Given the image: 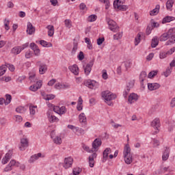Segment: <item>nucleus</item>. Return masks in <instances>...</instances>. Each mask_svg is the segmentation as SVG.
<instances>
[{
    "label": "nucleus",
    "mask_w": 175,
    "mask_h": 175,
    "mask_svg": "<svg viewBox=\"0 0 175 175\" xmlns=\"http://www.w3.org/2000/svg\"><path fill=\"white\" fill-rule=\"evenodd\" d=\"M30 91H32L33 92H35L38 91L39 89L37 88L36 85H33L29 87Z\"/></svg>",
    "instance_id": "nucleus-56"
},
{
    "label": "nucleus",
    "mask_w": 175,
    "mask_h": 175,
    "mask_svg": "<svg viewBox=\"0 0 175 175\" xmlns=\"http://www.w3.org/2000/svg\"><path fill=\"white\" fill-rule=\"evenodd\" d=\"M4 25L6 31H9L10 27H9V20L5 19L4 20Z\"/></svg>",
    "instance_id": "nucleus-58"
},
{
    "label": "nucleus",
    "mask_w": 175,
    "mask_h": 175,
    "mask_svg": "<svg viewBox=\"0 0 175 175\" xmlns=\"http://www.w3.org/2000/svg\"><path fill=\"white\" fill-rule=\"evenodd\" d=\"M28 147V139L27 138H23L21 139V146H19V150L21 151H24L25 148Z\"/></svg>",
    "instance_id": "nucleus-13"
},
{
    "label": "nucleus",
    "mask_w": 175,
    "mask_h": 175,
    "mask_svg": "<svg viewBox=\"0 0 175 175\" xmlns=\"http://www.w3.org/2000/svg\"><path fill=\"white\" fill-rule=\"evenodd\" d=\"M140 38H142V33H138L135 38V46H137L140 43Z\"/></svg>",
    "instance_id": "nucleus-40"
},
{
    "label": "nucleus",
    "mask_w": 175,
    "mask_h": 175,
    "mask_svg": "<svg viewBox=\"0 0 175 175\" xmlns=\"http://www.w3.org/2000/svg\"><path fill=\"white\" fill-rule=\"evenodd\" d=\"M82 170L80 167H76L73 169L72 173L74 175H79L81 173Z\"/></svg>",
    "instance_id": "nucleus-47"
},
{
    "label": "nucleus",
    "mask_w": 175,
    "mask_h": 175,
    "mask_svg": "<svg viewBox=\"0 0 175 175\" xmlns=\"http://www.w3.org/2000/svg\"><path fill=\"white\" fill-rule=\"evenodd\" d=\"M135 85V81H130L129 83H126V88H129L131 90V88H133Z\"/></svg>",
    "instance_id": "nucleus-49"
},
{
    "label": "nucleus",
    "mask_w": 175,
    "mask_h": 175,
    "mask_svg": "<svg viewBox=\"0 0 175 175\" xmlns=\"http://www.w3.org/2000/svg\"><path fill=\"white\" fill-rule=\"evenodd\" d=\"M160 8H161V6L159 5H157L155 8L150 12V16H157V14L159 13Z\"/></svg>",
    "instance_id": "nucleus-27"
},
{
    "label": "nucleus",
    "mask_w": 175,
    "mask_h": 175,
    "mask_svg": "<svg viewBox=\"0 0 175 175\" xmlns=\"http://www.w3.org/2000/svg\"><path fill=\"white\" fill-rule=\"evenodd\" d=\"M21 51H23L21 49V46H15L11 50V53L12 54H14L15 55L20 54Z\"/></svg>",
    "instance_id": "nucleus-23"
},
{
    "label": "nucleus",
    "mask_w": 175,
    "mask_h": 175,
    "mask_svg": "<svg viewBox=\"0 0 175 175\" xmlns=\"http://www.w3.org/2000/svg\"><path fill=\"white\" fill-rule=\"evenodd\" d=\"M105 42V38H99L97 39V44L98 46H100V44H102V43H103Z\"/></svg>",
    "instance_id": "nucleus-60"
},
{
    "label": "nucleus",
    "mask_w": 175,
    "mask_h": 175,
    "mask_svg": "<svg viewBox=\"0 0 175 175\" xmlns=\"http://www.w3.org/2000/svg\"><path fill=\"white\" fill-rule=\"evenodd\" d=\"M158 75V70H153L148 73V79H152V77H155Z\"/></svg>",
    "instance_id": "nucleus-41"
},
{
    "label": "nucleus",
    "mask_w": 175,
    "mask_h": 175,
    "mask_svg": "<svg viewBox=\"0 0 175 175\" xmlns=\"http://www.w3.org/2000/svg\"><path fill=\"white\" fill-rule=\"evenodd\" d=\"M38 42L42 47H53V44H51V42H47V41L45 40H40Z\"/></svg>",
    "instance_id": "nucleus-29"
},
{
    "label": "nucleus",
    "mask_w": 175,
    "mask_h": 175,
    "mask_svg": "<svg viewBox=\"0 0 175 175\" xmlns=\"http://www.w3.org/2000/svg\"><path fill=\"white\" fill-rule=\"evenodd\" d=\"M169 154H170V152L167 147H166L162 156L163 161H167L169 159Z\"/></svg>",
    "instance_id": "nucleus-26"
},
{
    "label": "nucleus",
    "mask_w": 175,
    "mask_h": 175,
    "mask_svg": "<svg viewBox=\"0 0 175 175\" xmlns=\"http://www.w3.org/2000/svg\"><path fill=\"white\" fill-rule=\"evenodd\" d=\"M84 85L86 87H88V88H90L91 90H96L98 87H99V83L96 82V81L88 79L87 81H85L83 83Z\"/></svg>",
    "instance_id": "nucleus-3"
},
{
    "label": "nucleus",
    "mask_w": 175,
    "mask_h": 175,
    "mask_svg": "<svg viewBox=\"0 0 175 175\" xmlns=\"http://www.w3.org/2000/svg\"><path fill=\"white\" fill-rule=\"evenodd\" d=\"M101 146H102V139H100V138H96L92 142V148H94V150H96L98 147H100Z\"/></svg>",
    "instance_id": "nucleus-18"
},
{
    "label": "nucleus",
    "mask_w": 175,
    "mask_h": 175,
    "mask_svg": "<svg viewBox=\"0 0 175 175\" xmlns=\"http://www.w3.org/2000/svg\"><path fill=\"white\" fill-rule=\"evenodd\" d=\"M53 142L55 144L59 145L62 143V139L61 138V137L56 136L53 139Z\"/></svg>",
    "instance_id": "nucleus-42"
},
{
    "label": "nucleus",
    "mask_w": 175,
    "mask_h": 175,
    "mask_svg": "<svg viewBox=\"0 0 175 175\" xmlns=\"http://www.w3.org/2000/svg\"><path fill=\"white\" fill-rule=\"evenodd\" d=\"M46 28L48 29V36L51 37L54 36V26L53 25H48L46 27Z\"/></svg>",
    "instance_id": "nucleus-31"
},
{
    "label": "nucleus",
    "mask_w": 175,
    "mask_h": 175,
    "mask_svg": "<svg viewBox=\"0 0 175 175\" xmlns=\"http://www.w3.org/2000/svg\"><path fill=\"white\" fill-rule=\"evenodd\" d=\"M4 73H6V67L5 66H1L0 67V77L3 76Z\"/></svg>",
    "instance_id": "nucleus-51"
},
{
    "label": "nucleus",
    "mask_w": 175,
    "mask_h": 175,
    "mask_svg": "<svg viewBox=\"0 0 175 175\" xmlns=\"http://www.w3.org/2000/svg\"><path fill=\"white\" fill-rule=\"evenodd\" d=\"M37 65L39 66L40 75H44L47 72V65L46 64L38 62Z\"/></svg>",
    "instance_id": "nucleus-11"
},
{
    "label": "nucleus",
    "mask_w": 175,
    "mask_h": 175,
    "mask_svg": "<svg viewBox=\"0 0 175 175\" xmlns=\"http://www.w3.org/2000/svg\"><path fill=\"white\" fill-rule=\"evenodd\" d=\"M130 91H131V90H129V88H126V89L124 91V92H123V96H124V98H126V97L128 96V95H129Z\"/></svg>",
    "instance_id": "nucleus-62"
},
{
    "label": "nucleus",
    "mask_w": 175,
    "mask_h": 175,
    "mask_svg": "<svg viewBox=\"0 0 175 175\" xmlns=\"http://www.w3.org/2000/svg\"><path fill=\"white\" fill-rule=\"evenodd\" d=\"M46 116L48 117L49 122H58L59 121V119L54 116V112L52 109L48 110V111L46 112Z\"/></svg>",
    "instance_id": "nucleus-5"
},
{
    "label": "nucleus",
    "mask_w": 175,
    "mask_h": 175,
    "mask_svg": "<svg viewBox=\"0 0 175 175\" xmlns=\"http://www.w3.org/2000/svg\"><path fill=\"white\" fill-rule=\"evenodd\" d=\"M167 34L168 35L169 38H170V40H172L175 39V28H171L168 30V31L167 32Z\"/></svg>",
    "instance_id": "nucleus-22"
},
{
    "label": "nucleus",
    "mask_w": 175,
    "mask_h": 175,
    "mask_svg": "<svg viewBox=\"0 0 175 175\" xmlns=\"http://www.w3.org/2000/svg\"><path fill=\"white\" fill-rule=\"evenodd\" d=\"M124 157L128 156V155H132L131 154V146H129V144H126L124 149Z\"/></svg>",
    "instance_id": "nucleus-24"
},
{
    "label": "nucleus",
    "mask_w": 175,
    "mask_h": 175,
    "mask_svg": "<svg viewBox=\"0 0 175 175\" xmlns=\"http://www.w3.org/2000/svg\"><path fill=\"white\" fill-rule=\"evenodd\" d=\"M146 77H147V72L146 71H142L139 75L140 81H144Z\"/></svg>",
    "instance_id": "nucleus-39"
},
{
    "label": "nucleus",
    "mask_w": 175,
    "mask_h": 175,
    "mask_svg": "<svg viewBox=\"0 0 175 175\" xmlns=\"http://www.w3.org/2000/svg\"><path fill=\"white\" fill-rule=\"evenodd\" d=\"M15 118L16 122H21L23 121V117L21 116L16 115Z\"/></svg>",
    "instance_id": "nucleus-63"
},
{
    "label": "nucleus",
    "mask_w": 175,
    "mask_h": 175,
    "mask_svg": "<svg viewBox=\"0 0 175 175\" xmlns=\"http://www.w3.org/2000/svg\"><path fill=\"white\" fill-rule=\"evenodd\" d=\"M122 64L124 65V68H125V70H128V69H129L131 68V66H132V62H131L130 60L124 62L122 63Z\"/></svg>",
    "instance_id": "nucleus-34"
},
{
    "label": "nucleus",
    "mask_w": 175,
    "mask_h": 175,
    "mask_svg": "<svg viewBox=\"0 0 175 175\" xmlns=\"http://www.w3.org/2000/svg\"><path fill=\"white\" fill-rule=\"evenodd\" d=\"M106 21L109 25V28L113 32H118L120 29V27L117 25V23L113 20L111 19L110 18H107Z\"/></svg>",
    "instance_id": "nucleus-2"
},
{
    "label": "nucleus",
    "mask_w": 175,
    "mask_h": 175,
    "mask_svg": "<svg viewBox=\"0 0 175 175\" xmlns=\"http://www.w3.org/2000/svg\"><path fill=\"white\" fill-rule=\"evenodd\" d=\"M69 70L73 73L75 76H79V66L77 64H74L68 67Z\"/></svg>",
    "instance_id": "nucleus-17"
},
{
    "label": "nucleus",
    "mask_w": 175,
    "mask_h": 175,
    "mask_svg": "<svg viewBox=\"0 0 175 175\" xmlns=\"http://www.w3.org/2000/svg\"><path fill=\"white\" fill-rule=\"evenodd\" d=\"M152 28H157L159 27V24L157 22H154V20H151L150 25H149Z\"/></svg>",
    "instance_id": "nucleus-48"
},
{
    "label": "nucleus",
    "mask_w": 175,
    "mask_h": 175,
    "mask_svg": "<svg viewBox=\"0 0 175 175\" xmlns=\"http://www.w3.org/2000/svg\"><path fill=\"white\" fill-rule=\"evenodd\" d=\"M152 31V28L150 25H148L146 28V35H150L151 33V31Z\"/></svg>",
    "instance_id": "nucleus-61"
},
{
    "label": "nucleus",
    "mask_w": 175,
    "mask_h": 175,
    "mask_svg": "<svg viewBox=\"0 0 175 175\" xmlns=\"http://www.w3.org/2000/svg\"><path fill=\"white\" fill-rule=\"evenodd\" d=\"M159 43V40H158L157 37H154V38L152 39L151 47L152 49H155V47L158 46Z\"/></svg>",
    "instance_id": "nucleus-30"
},
{
    "label": "nucleus",
    "mask_w": 175,
    "mask_h": 175,
    "mask_svg": "<svg viewBox=\"0 0 175 175\" xmlns=\"http://www.w3.org/2000/svg\"><path fill=\"white\" fill-rule=\"evenodd\" d=\"M13 166L18 167V166H20V162L16 161L14 159L11 160L6 167L4 168V172H10V170H13Z\"/></svg>",
    "instance_id": "nucleus-6"
},
{
    "label": "nucleus",
    "mask_w": 175,
    "mask_h": 175,
    "mask_svg": "<svg viewBox=\"0 0 175 175\" xmlns=\"http://www.w3.org/2000/svg\"><path fill=\"white\" fill-rule=\"evenodd\" d=\"M79 122L82 124V126L85 128V126H87V116H85V114L84 113H81L79 114Z\"/></svg>",
    "instance_id": "nucleus-12"
},
{
    "label": "nucleus",
    "mask_w": 175,
    "mask_h": 175,
    "mask_svg": "<svg viewBox=\"0 0 175 175\" xmlns=\"http://www.w3.org/2000/svg\"><path fill=\"white\" fill-rule=\"evenodd\" d=\"M85 42H86L88 44V49H89V50H92V44H91V40L88 38H85Z\"/></svg>",
    "instance_id": "nucleus-43"
},
{
    "label": "nucleus",
    "mask_w": 175,
    "mask_h": 175,
    "mask_svg": "<svg viewBox=\"0 0 175 175\" xmlns=\"http://www.w3.org/2000/svg\"><path fill=\"white\" fill-rule=\"evenodd\" d=\"M78 59L79 61H83L84 59V53H83V51L79 52V54L78 55Z\"/></svg>",
    "instance_id": "nucleus-55"
},
{
    "label": "nucleus",
    "mask_w": 175,
    "mask_h": 175,
    "mask_svg": "<svg viewBox=\"0 0 175 175\" xmlns=\"http://www.w3.org/2000/svg\"><path fill=\"white\" fill-rule=\"evenodd\" d=\"M169 38H170V37H169L167 33H163L159 38L160 42H165V40H167Z\"/></svg>",
    "instance_id": "nucleus-35"
},
{
    "label": "nucleus",
    "mask_w": 175,
    "mask_h": 175,
    "mask_svg": "<svg viewBox=\"0 0 175 175\" xmlns=\"http://www.w3.org/2000/svg\"><path fill=\"white\" fill-rule=\"evenodd\" d=\"M106 151H109V149H105L103 153V162H106L107 161V158L109 157L108 153L106 152Z\"/></svg>",
    "instance_id": "nucleus-46"
},
{
    "label": "nucleus",
    "mask_w": 175,
    "mask_h": 175,
    "mask_svg": "<svg viewBox=\"0 0 175 175\" xmlns=\"http://www.w3.org/2000/svg\"><path fill=\"white\" fill-rule=\"evenodd\" d=\"M5 105L8 106L10 102H12V95L10 94H5Z\"/></svg>",
    "instance_id": "nucleus-38"
},
{
    "label": "nucleus",
    "mask_w": 175,
    "mask_h": 175,
    "mask_svg": "<svg viewBox=\"0 0 175 175\" xmlns=\"http://www.w3.org/2000/svg\"><path fill=\"white\" fill-rule=\"evenodd\" d=\"M102 97L105 98V100L107 102L109 106H111V100L117 98V95L112 94L109 91H105L102 92Z\"/></svg>",
    "instance_id": "nucleus-1"
},
{
    "label": "nucleus",
    "mask_w": 175,
    "mask_h": 175,
    "mask_svg": "<svg viewBox=\"0 0 175 175\" xmlns=\"http://www.w3.org/2000/svg\"><path fill=\"white\" fill-rule=\"evenodd\" d=\"M124 162L126 163V165H131V163L133 162L132 159V154H128L127 156H124Z\"/></svg>",
    "instance_id": "nucleus-28"
},
{
    "label": "nucleus",
    "mask_w": 175,
    "mask_h": 175,
    "mask_svg": "<svg viewBox=\"0 0 175 175\" xmlns=\"http://www.w3.org/2000/svg\"><path fill=\"white\" fill-rule=\"evenodd\" d=\"M161 88V85L158 83H148V88L150 91H155Z\"/></svg>",
    "instance_id": "nucleus-16"
},
{
    "label": "nucleus",
    "mask_w": 175,
    "mask_h": 175,
    "mask_svg": "<svg viewBox=\"0 0 175 175\" xmlns=\"http://www.w3.org/2000/svg\"><path fill=\"white\" fill-rule=\"evenodd\" d=\"M41 157H42V153H38L32 155L30 159L29 160V163H33L35 161H38V159H39V158H40Z\"/></svg>",
    "instance_id": "nucleus-21"
},
{
    "label": "nucleus",
    "mask_w": 175,
    "mask_h": 175,
    "mask_svg": "<svg viewBox=\"0 0 175 175\" xmlns=\"http://www.w3.org/2000/svg\"><path fill=\"white\" fill-rule=\"evenodd\" d=\"M64 24H65V26L67 27V28H70L72 27V22L70 21V20L69 19H66L64 21Z\"/></svg>",
    "instance_id": "nucleus-52"
},
{
    "label": "nucleus",
    "mask_w": 175,
    "mask_h": 175,
    "mask_svg": "<svg viewBox=\"0 0 175 175\" xmlns=\"http://www.w3.org/2000/svg\"><path fill=\"white\" fill-rule=\"evenodd\" d=\"M36 107H38L32 105L29 106V111L31 116H35V114L36 113Z\"/></svg>",
    "instance_id": "nucleus-36"
},
{
    "label": "nucleus",
    "mask_w": 175,
    "mask_h": 175,
    "mask_svg": "<svg viewBox=\"0 0 175 175\" xmlns=\"http://www.w3.org/2000/svg\"><path fill=\"white\" fill-rule=\"evenodd\" d=\"M96 18H98V16L95 14H92L88 16V21L89 23H94V21H96Z\"/></svg>",
    "instance_id": "nucleus-37"
},
{
    "label": "nucleus",
    "mask_w": 175,
    "mask_h": 175,
    "mask_svg": "<svg viewBox=\"0 0 175 175\" xmlns=\"http://www.w3.org/2000/svg\"><path fill=\"white\" fill-rule=\"evenodd\" d=\"M27 33H28V35H32V33H35V27L32 25V23H31V22L27 23Z\"/></svg>",
    "instance_id": "nucleus-15"
},
{
    "label": "nucleus",
    "mask_w": 175,
    "mask_h": 175,
    "mask_svg": "<svg viewBox=\"0 0 175 175\" xmlns=\"http://www.w3.org/2000/svg\"><path fill=\"white\" fill-rule=\"evenodd\" d=\"M94 66V60H92L85 66H83L84 73L86 76H88L92 70V67Z\"/></svg>",
    "instance_id": "nucleus-8"
},
{
    "label": "nucleus",
    "mask_w": 175,
    "mask_h": 175,
    "mask_svg": "<svg viewBox=\"0 0 175 175\" xmlns=\"http://www.w3.org/2000/svg\"><path fill=\"white\" fill-rule=\"evenodd\" d=\"M113 8L118 9V10H121L122 12L128 10V5H123V3L120 1V0L113 1Z\"/></svg>",
    "instance_id": "nucleus-4"
},
{
    "label": "nucleus",
    "mask_w": 175,
    "mask_h": 175,
    "mask_svg": "<svg viewBox=\"0 0 175 175\" xmlns=\"http://www.w3.org/2000/svg\"><path fill=\"white\" fill-rule=\"evenodd\" d=\"M174 16H167L164 17L162 20V24H166V23H170L171 21H174Z\"/></svg>",
    "instance_id": "nucleus-25"
},
{
    "label": "nucleus",
    "mask_w": 175,
    "mask_h": 175,
    "mask_svg": "<svg viewBox=\"0 0 175 175\" xmlns=\"http://www.w3.org/2000/svg\"><path fill=\"white\" fill-rule=\"evenodd\" d=\"M172 70H173V69L172 68V67H168L165 72H164V76L165 77H167L168 76H170L172 73Z\"/></svg>",
    "instance_id": "nucleus-45"
},
{
    "label": "nucleus",
    "mask_w": 175,
    "mask_h": 175,
    "mask_svg": "<svg viewBox=\"0 0 175 175\" xmlns=\"http://www.w3.org/2000/svg\"><path fill=\"white\" fill-rule=\"evenodd\" d=\"M12 157H13V150H9L2 159L1 163H3V165H6V163L12 159Z\"/></svg>",
    "instance_id": "nucleus-9"
},
{
    "label": "nucleus",
    "mask_w": 175,
    "mask_h": 175,
    "mask_svg": "<svg viewBox=\"0 0 175 175\" xmlns=\"http://www.w3.org/2000/svg\"><path fill=\"white\" fill-rule=\"evenodd\" d=\"M79 47V40L77 39L74 38L73 40V47L71 51V54L75 55L76 54V51H77V49Z\"/></svg>",
    "instance_id": "nucleus-20"
},
{
    "label": "nucleus",
    "mask_w": 175,
    "mask_h": 175,
    "mask_svg": "<svg viewBox=\"0 0 175 175\" xmlns=\"http://www.w3.org/2000/svg\"><path fill=\"white\" fill-rule=\"evenodd\" d=\"M108 78H109V76L107 75V71H106V70H103V79H104V80H107Z\"/></svg>",
    "instance_id": "nucleus-57"
},
{
    "label": "nucleus",
    "mask_w": 175,
    "mask_h": 175,
    "mask_svg": "<svg viewBox=\"0 0 175 175\" xmlns=\"http://www.w3.org/2000/svg\"><path fill=\"white\" fill-rule=\"evenodd\" d=\"M96 157H98V154L96 152L92 154L89 157L88 159H89V164L90 167H94L95 165V158H96Z\"/></svg>",
    "instance_id": "nucleus-14"
},
{
    "label": "nucleus",
    "mask_w": 175,
    "mask_h": 175,
    "mask_svg": "<svg viewBox=\"0 0 175 175\" xmlns=\"http://www.w3.org/2000/svg\"><path fill=\"white\" fill-rule=\"evenodd\" d=\"M53 112L57 113V114H59V107L56 106L53 107V110H52Z\"/></svg>",
    "instance_id": "nucleus-64"
},
{
    "label": "nucleus",
    "mask_w": 175,
    "mask_h": 175,
    "mask_svg": "<svg viewBox=\"0 0 175 175\" xmlns=\"http://www.w3.org/2000/svg\"><path fill=\"white\" fill-rule=\"evenodd\" d=\"M173 5H174V0L167 1V2H166L167 10L172 11V8H173Z\"/></svg>",
    "instance_id": "nucleus-32"
},
{
    "label": "nucleus",
    "mask_w": 175,
    "mask_h": 175,
    "mask_svg": "<svg viewBox=\"0 0 175 175\" xmlns=\"http://www.w3.org/2000/svg\"><path fill=\"white\" fill-rule=\"evenodd\" d=\"M122 38V33H118L113 35L114 40H118L119 39H121Z\"/></svg>",
    "instance_id": "nucleus-50"
},
{
    "label": "nucleus",
    "mask_w": 175,
    "mask_h": 175,
    "mask_svg": "<svg viewBox=\"0 0 175 175\" xmlns=\"http://www.w3.org/2000/svg\"><path fill=\"white\" fill-rule=\"evenodd\" d=\"M139 99V96L137 94L133 93L129 96V103H135V102L137 101Z\"/></svg>",
    "instance_id": "nucleus-19"
},
{
    "label": "nucleus",
    "mask_w": 175,
    "mask_h": 175,
    "mask_svg": "<svg viewBox=\"0 0 175 175\" xmlns=\"http://www.w3.org/2000/svg\"><path fill=\"white\" fill-rule=\"evenodd\" d=\"M65 113H66V108L65 107V106L59 107V114H65Z\"/></svg>",
    "instance_id": "nucleus-53"
},
{
    "label": "nucleus",
    "mask_w": 175,
    "mask_h": 175,
    "mask_svg": "<svg viewBox=\"0 0 175 175\" xmlns=\"http://www.w3.org/2000/svg\"><path fill=\"white\" fill-rule=\"evenodd\" d=\"M72 165H73V159L72 157H67L64 159V163L63 164V167H64V169H69V167H72Z\"/></svg>",
    "instance_id": "nucleus-10"
},
{
    "label": "nucleus",
    "mask_w": 175,
    "mask_h": 175,
    "mask_svg": "<svg viewBox=\"0 0 175 175\" xmlns=\"http://www.w3.org/2000/svg\"><path fill=\"white\" fill-rule=\"evenodd\" d=\"M54 98H55V95L54 94H48L46 95V100H53V99H54Z\"/></svg>",
    "instance_id": "nucleus-54"
},
{
    "label": "nucleus",
    "mask_w": 175,
    "mask_h": 175,
    "mask_svg": "<svg viewBox=\"0 0 175 175\" xmlns=\"http://www.w3.org/2000/svg\"><path fill=\"white\" fill-rule=\"evenodd\" d=\"M25 111H27V109L23 106L18 107L16 109V112L20 113L21 114H24V113H25Z\"/></svg>",
    "instance_id": "nucleus-33"
},
{
    "label": "nucleus",
    "mask_w": 175,
    "mask_h": 175,
    "mask_svg": "<svg viewBox=\"0 0 175 175\" xmlns=\"http://www.w3.org/2000/svg\"><path fill=\"white\" fill-rule=\"evenodd\" d=\"M167 52H161L160 53V55H159V57L161 58V59H163V58H166V55H167Z\"/></svg>",
    "instance_id": "nucleus-59"
},
{
    "label": "nucleus",
    "mask_w": 175,
    "mask_h": 175,
    "mask_svg": "<svg viewBox=\"0 0 175 175\" xmlns=\"http://www.w3.org/2000/svg\"><path fill=\"white\" fill-rule=\"evenodd\" d=\"M101 3H105V9L107 10L110 8V1L109 0H99Z\"/></svg>",
    "instance_id": "nucleus-44"
},
{
    "label": "nucleus",
    "mask_w": 175,
    "mask_h": 175,
    "mask_svg": "<svg viewBox=\"0 0 175 175\" xmlns=\"http://www.w3.org/2000/svg\"><path fill=\"white\" fill-rule=\"evenodd\" d=\"M151 126H153V128L157 129V131L153 133V135H157V133L159 132V130L158 129L161 126V120H159V118H155L151 122Z\"/></svg>",
    "instance_id": "nucleus-7"
}]
</instances>
